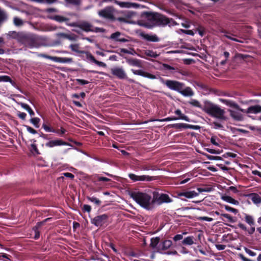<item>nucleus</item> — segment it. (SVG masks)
<instances>
[{
  "mask_svg": "<svg viewBox=\"0 0 261 261\" xmlns=\"http://www.w3.org/2000/svg\"><path fill=\"white\" fill-rule=\"evenodd\" d=\"M152 195L154 205L155 203L158 205H161L164 203H168L173 201V200L167 194L159 193L157 191H154Z\"/></svg>",
  "mask_w": 261,
  "mask_h": 261,
  "instance_id": "obj_5",
  "label": "nucleus"
},
{
  "mask_svg": "<svg viewBox=\"0 0 261 261\" xmlns=\"http://www.w3.org/2000/svg\"><path fill=\"white\" fill-rule=\"evenodd\" d=\"M30 122L36 127L39 128L40 126L39 123L40 119L38 117L32 118L30 120Z\"/></svg>",
  "mask_w": 261,
  "mask_h": 261,
  "instance_id": "obj_42",
  "label": "nucleus"
},
{
  "mask_svg": "<svg viewBox=\"0 0 261 261\" xmlns=\"http://www.w3.org/2000/svg\"><path fill=\"white\" fill-rule=\"evenodd\" d=\"M126 62L129 65L132 66H136L139 68L143 67L142 61L137 59L128 58L126 59Z\"/></svg>",
  "mask_w": 261,
  "mask_h": 261,
  "instance_id": "obj_20",
  "label": "nucleus"
},
{
  "mask_svg": "<svg viewBox=\"0 0 261 261\" xmlns=\"http://www.w3.org/2000/svg\"><path fill=\"white\" fill-rule=\"evenodd\" d=\"M161 81L168 88L178 92L184 96L191 97L194 95L192 88L190 87H186L183 83L170 80L165 81L163 79H161Z\"/></svg>",
  "mask_w": 261,
  "mask_h": 261,
  "instance_id": "obj_1",
  "label": "nucleus"
},
{
  "mask_svg": "<svg viewBox=\"0 0 261 261\" xmlns=\"http://www.w3.org/2000/svg\"><path fill=\"white\" fill-rule=\"evenodd\" d=\"M93 180L94 182H96V181L108 182V181H111V179L108 178L106 177L100 176L98 174H95V175H93Z\"/></svg>",
  "mask_w": 261,
  "mask_h": 261,
  "instance_id": "obj_32",
  "label": "nucleus"
},
{
  "mask_svg": "<svg viewBox=\"0 0 261 261\" xmlns=\"http://www.w3.org/2000/svg\"><path fill=\"white\" fill-rule=\"evenodd\" d=\"M76 81L77 82L78 84L81 85L88 84L89 83V82L88 81L83 80V79H76Z\"/></svg>",
  "mask_w": 261,
  "mask_h": 261,
  "instance_id": "obj_54",
  "label": "nucleus"
},
{
  "mask_svg": "<svg viewBox=\"0 0 261 261\" xmlns=\"http://www.w3.org/2000/svg\"><path fill=\"white\" fill-rule=\"evenodd\" d=\"M188 102L190 105H191V106H193L194 107L198 108L201 109L202 110L203 107H202V106L200 104V102L198 100H196V99H191Z\"/></svg>",
  "mask_w": 261,
  "mask_h": 261,
  "instance_id": "obj_37",
  "label": "nucleus"
},
{
  "mask_svg": "<svg viewBox=\"0 0 261 261\" xmlns=\"http://www.w3.org/2000/svg\"><path fill=\"white\" fill-rule=\"evenodd\" d=\"M251 200L255 204L261 203V197L257 194H252Z\"/></svg>",
  "mask_w": 261,
  "mask_h": 261,
  "instance_id": "obj_43",
  "label": "nucleus"
},
{
  "mask_svg": "<svg viewBox=\"0 0 261 261\" xmlns=\"http://www.w3.org/2000/svg\"><path fill=\"white\" fill-rule=\"evenodd\" d=\"M170 127L178 129H181L182 128L186 129V123H179L172 124L170 125Z\"/></svg>",
  "mask_w": 261,
  "mask_h": 261,
  "instance_id": "obj_41",
  "label": "nucleus"
},
{
  "mask_svg": "<svg viewBox=\"0 0 261 261\" xmlns=\"http://www.w3.org/2000/svg\"><path fill=\"white\" fill-rule=\"evenodd\" d=\"M31 151L33 153H35L37 155L40 154V153L39 152V151L38 149L37 148L36 144L33 143L31 145Z\"/></svg>",
  "mask_w": 261,
  "mask_h": 261,
  "instance_id": "obj_48",
  "label": "nucleus"
},
{
  "mask_svg": "<svg viewBox=\"0 0 261 261\" xmlns=\"http://www.w3.org/2000/svg\"><path fill=\"white\" fill-rule=\"evenodd\" d=\"M241 112L246 114H257L261 113V106L259 105L250 106L246 110L242 109Z\"/></svg>",
  "mask_w": 261,
  "mask_h": 261,
  "instance_id": "obj_18",
  "label": "nucleus"
},
{
  "mask_svg": "<svg viewBox=\"0 0 261 261\" xmlns=\"http://www.w3.org/2000/svg\"><path fill=\"white\" fill-rule=\"evenodd\" d=\"M217 166L219 167L220 169H221L223 171H227L229 170V168L227 167L224 166L222 164H217Z\"/></svg>",
  "mask_w": 261,
  "mask_h": 261,
  "instance_id": "obj_64",
  "label": "nucleus"
},
{
  "mask_svg": "<svg viewBox=\"0 0 261 261\" xmlns=\"http://www.w3.org/2000/svg\"><path fill=\"white\" fill-rule=\"evenodd\" d=\"M181 31L183 33L185 34H187V35H191V36H194V33L193 32V31L192 30H181Z\"/></svg>",
  "mask_w": 261,
  "mask_h": 261,
  "instance_id": "obj_61",
  "label": "nucleus"
},
{
  "mask_svg": "<svg viewBox=\"0 0 261 261\" xmlns=\"http://www.w3.org/2000/svg\"><path fill=\"white\" fill-rule=\"evenodd\" d=\"M24 126L27 128V130L31 134H36L37 133V130L32 128V127L27 125H24Z\"/></svg>",
  "mask_w": 261,
  "mask_h": 261,
  "instance_id": "obj_50",
  "label": "nucleus"
},
{
  "mask_svg": "<svg viewBox=\"0 0 261 261\" xmlns=\"http://www.w3.org/2000/svg\"><path fill=\"white\" fill-rule=\"evenodd\" d=\"M82 210L84 212L90 213L91 211V207L89 205L84 204L83 206Z\"/></svg>",
  "mask_w": 261,
  "mask_h": 261,
  "instance_id": "obj_56",
  "label": "nucleus"
},
{
  "mask_svg": "<svg viewBox=\"0 0 261 261\" xmlns=\"http://www.w3.org/2000/svg\"><path fill=\"white\" fill-rule=\"evenodd\" d=\"M69 48L72 51L80 54H84L85 51L81 50V47L79 43L71 44L69 45Z\"/></svg>",
  "mask_w": 261,
  "mask_h": 261,
  "instance_id": "obj_27",
  "label": "nucleus"
},
{
  "mask_svg": "<svg viewBox=\"0 0 261 261\" xmlns=\"http://www.w3.org/2000/svg\"><path fill=\"white\" fill-rule=\"evenodd\" d=\"M51 218H48L44 219L43 221L38 222L36 225L33 227V230L35 232V235L34 237V239L35 240H37L40 237V231L39 230V228L43 225L45 222H47L49 220H50Z\"/></svg>",
  "mask_w": 261,
  "mask_h": 261,
  "instance_id": "obj_17",
  "label": "nucleus"
},
{
  "mask_svg": "<svg viewBox=\"0 0 261 261\" xmlns=\"http://www.w3.org/2000/svg\"><path fill=\"white\" fill-rule=\"evenodd\" d=\"M23 35V33H17L15 31H10L8 33V35L10 36V37L17 39L18 41L20 42V37Z\"/></svg>",
  "mask_w": 261,
  "mask_h": 261,
  "instance_id": "obj_35",
  "label": "nucleus"
},
{
  "mask_svg": "<svg viewBox=\"0 0 261 261\" xmlns=\"http://www.w3.org/2000/svg\"><path fill=\"white\" fill-rule=\"evenodd\" d=\"M140 170H153V169H152V167L150 165H143L141 166Z\"/></svg>",
  "mask_w": 261,
  "mask_h": 261,
  "instance_id": "obj_55",
  "label": "nucleus"
},
{
  "mask_svg": "<svg viewBox=\"0 0 261 261\" xmlns=\"http://www.w3.org/2000/svg\"><path fill=\"white\" fill-rule=\"evenodd\" d=\"M14 24L16 26H21L23 24V21L18 17H15L13 19Z\"/></svg>",
  "mask_w": 261,
  "mask_h": 261,
  "instance_id": "obj_47",
  "label": "nucleus"
},
{
  "mask_svg": "<svg viewBox=\"0 0 261 261\" xmlns=\"http://www.w3.org/2000/svg\"><path fill=\"white\" fill-rule=\"evenodd\" d=\"M62 145L70 146V144L66 141H64L62 139L50 140L45 143V146L49 148Z\"/></svg>",
  "mask_w": 261,
  "mask_h": 261,
  "instance_id": "obj_11",
  "label": "nucleus"
},
{
  "mask_svg": "<svg viewBox=\"0 0 261 261\" xmlns=\"http://www.w3.org/2000/svg\"><path fill=\"white\" fill-rule=\"evenodd\" d=\"M169 23L170 20L168 18L158 13L154 25L158 26H164L169 24Z\"/></svg>",
  "mask_w": 261,
  "mask_h": 261,
  "instance_id": "obj_12",
  "label": "nucleus"
},
{
  "mask_svg": "<svg viewBox=\"0 0 261 261\" xmlns=\"http://www.w3.org/2000/svg\"><path fill=\"white\" fill-rule=\"evenodd\" d=\"M18 105L21 106V107L24 110H25L29 113L31 117L34 116L35 115V113L32 108L27 103L20 102L18 103Z\"/></svg>",
  "mask_w": 261,
  "mask_h": 261,
  "instance_id": "obj_28",
  "label": "nucleus"
},
{
  "mask_svg": "<svg viewBox=\"0 0 261 261\" xmlns=\"http://www.w3.org/2000/svg\"><path fill=\"white\" fill-rule=\"evenodd\" d=\"M245 221L249 224L250 226H254L255 224V222L253 217L249 215L245 214Z\"/></svg>",
  "mask_w": 261,
  "mask_h": 261,
  "instance_id": "obj_31",
  "label": "nucleus"
},
{
  "mask_svg": "<svg viewBox=\"0 0 261 261\" xmlns=\"http://www.w3.org/2000/svg\"><path fill=\"white\" fill-rule=\"evenodd\" d=\"M221 101L226 106H229L231 108L236 109L240 111H241V110H242V109L241 108L237 103H236L234 101L232 100L228 99H221Z\"/></svg>",
  "mask_w": 261,
  "mask_h": 261,
  "instance_id": "obj_23",
  "label": "nucleus"
},
{
  "mask_svg": "<svg viewBox=\"0 0 261 261\" xmlns=\"http://www.w3.org/2000/svg\"><path fill=\"white\" fill-rule=\"evenodd\" d=\"M63 175L66 177H68L71 179H73L74 178V175L71 173H69V172H65V173H63Z\"/></svg>",
  "mask_w": 261,
  "mask_h": 261,
  "instance_id": "obj_62",
  "label": "nucleus"
},
{
  "mask_svg": "<svg viewBox=\"0 0 261 261\" xmlns=\"http://www.w3.org/2000/svg\"><path fill=\"white\" fill-rule=\"evenodd\" d=\"M200 127L199 125H194L189 124H186V129L190 128L195 130H198L200 129Z\"/></svg>",
  "mask_w": 261,
  "mask_h": 261,
  "instance_id": "obj_53",
  "label": "nucleus"
},
{
  "mask_svg": "<svg viewBox=\"0 0 261 261\" xmlns=\"http://www.w3.org/2000/svg\"><path fill=\"white\" fill-rule=\"evenodd\" d=\"M202 110L213 117L222 120H226L224 110L210 101H206L204 102Z\"/></svg>",
  "mask_w": 261,
  "mask_h": 261,
  "instance_id": "obj_3",
  "label": "nucleus"
},
{
  "mask_svg": "<svg viewBox=\"0 0 261 261\" xmlns=\"http://www.w3.org/2000/svg\"><path fill=\"white\" fill-rule=\"evenodd\" d=\"M244 250H245V252L247 254H248L250 256H255L256 255V253L255 252L252 251L251 250L248 249L247 247H245Z\"/></svg>",
  "mask_w": 261,
  "mask_h": 261,
  "instance_id": "obj_52",
  "label": "nucleus"
},
{
  "mask_svg": "<svg viewBox=\"0 0 261 261\" xmlns=\"http://www.w3.org/2000/svg\"><path fill=\"white\" fill-rule=\"evenodd\" d=\"M42 128L45 130L46 132H51L56 133L59 135L60 136H62L66 132V129L63 127H61L60 129H54L46 123H43L42 124Z\"/></svg>",
  "mask_w": 261,
  "mask_h": 261,
  "instance_id": "obj_14",
  "label": "nucleus"
},
{
  "mask_svg": "<svg viewBox=\"0 0 261 261\" xmlns=\"http://www.w3.org/2000/svg\"><path fill=\"white\" fill-rule=\"evenodd\" d=\"M83 54L86 55V59L87 61H91L100 67H106L107 66L106 64L104 62L96 60L94 57L89 51L85 50Z\"/></svg>",
  "mask_w": 261,
  "mask_h": 261,
  "instance_id": "obj_13",
  "label": "nucleus"
},
{
  "mask_svg": "<svg viewBox=\"0 0 261 261\" xmlns=\"http://www.w3.org/2000/svg\"><path fill=\"white\" fill-rule=\"evenodd\" d=\"M198 195V193L194 191H187L177 193V196L180 197L184 196L187 198H192Z\"/></svg>",
  "mask_w": 261,
  "mask_h": 261,
  "instance_id": "obj_19",
  "label": "nucleus"
},
{
  "mask_svg": "<svg viewBox=\"0 0 261 261\" xmlns=\"http://www.w3.org/2000/svg\"><path fill=\"white\" fill-rule=\"evenodd\" d=\"M160 238L158 237L151 238L150 240V246L152 248H155L160 242Z\"/></svg>",
  "mask_w": 261,
  "mask_h": 261,
  "instance_id": "obj_39",
  "label": "nucleus"
},
{
  "mask_svg": "<svg viewBox=\"0 0 261 261\" xmlns=\"http://www.w3.org/2000/svg\"><path fill=\"white\" fill-rule=\"evenodd\" d=\"M230 116L234 120L237 121H241L243 119V115L239 112L229 110Z\"/></svg>",
  "mask_w": 261,
  "mask_h": 261,
  "instance_id": "obj_25",
  "label": "nucleus"
},
{
  "mask_svg": "<svg viewBox=\"0 0 261 261\" xmlns=\"http://www.w3.org/2000/svg\"><path fill=\"white\" fill-rule=\"evenodd\" d=\"M98 15L103 18L111 21L115 20V17L114 15L113 9L111 7H107L104 9L100 10L98 12Z\"/></svg>",
  "mask_w": 261,
  "mask_h": 261,
  "instance_id": "obj_7",
  "label": "nucleus"
},
{
  "mask_svg": "<svg viewBox=\"0 0 261 261\" xmlns=\"http://www.w3.org/2000/svg\"><path fill=\"white\" fill-rule=\"evenodd\" d=\"M20 42L30 48L39 47L43 44L41 37L34 34L23 33L20 37Z\"/></svg>",
  "mask_w": 261,
  "mask_h": 261,
  "instance_id": "obj_4",
  "label": "nucleus"
},
{
  "mask_svg": "<svg viewBox=\"0 0 261 261\" xmlns=\"http://www.w3.org/2000/svg\"><path fill=\"white\" fill-rule=\"evenodd\" d=\"M53 61L61 63H71L73 62V59L71 58L55 57L53 58Z\"/></svg>",
  "mask_w": 261,
  "mask_h": 261,
  "instance_id": "obj_22",
  "label": "nucleus"
},
{
  "mask_svg": "<svg viewBox=\"0 0 261 261\" xmlns=\"http://www.w3.org/2000/svg\"><path fill=\"white\" fill-rule=\"evenodd\" d=\"M130 71L135 75H140L143 77H147L151 80L156 79V75L151 74L150 73L145 72L142 70H136L134 69H131Z\"/></svg>",
  "mask_w": 261,
  "mask_h": 261,
  "instance_id": "obj_15",
  "label": "nucleus"
},
{
  "mask_svg": "<svg viewBox=\"0 0 261 261\" xmlns=\"http://www.w3.org/2000/svg\"><path fill=\"white\" fill-rule=\"evenodd\" d=\"M66 1L70 4L74 5H79L81 3L80 0H66Z\"/></svg>",
  "mask_w": 261,
  "mask_h": 261,
  "instance_id": "obj_58",
  "label": "nucleus"
},
{
  "mask_svg": "<svg viewBox=\"0 0 261 261\" xmlns=\"http://www.w3.org/2000/svg\"><path fill=\"white\" fill-rule=\"evenodd\" d=\"M144 54L147 57L153 58H156L159 56V55L156 53V52L149 49L144 50Z\"/></svg>",
  "mask_w": 261,
  "mask_h": 261,
  "instance_id": "obj_36",
  "label": "nucleus"
},
{
  "mask_svg": "<svg viewBox=\"0 0 261 261\" xmlns=\"http://www.w3.org/2000/svg\"><path fill=\"white\" fill-rule=\"evenodd\" d=\"M194 237L193 236H188L184 239L181 242V245H192L195 243Z\"/></svg>",
  "mask_w": 261,
  "mask_h": 261,
  "instance_id": "obj_26",
  "label": "nucleus"
},
{
  "mask_svg": "<svg viewBox=\"0 0 261 261\" xmlns=\"http://www.w3.org/2000/svg\"><path fill=\"white\" fill-rule=\"evenodd\" d=\"M172 245V242L170 240H166L163 242L162 243V249L163 250H166L168 248H169Z\"/></svg>",
  "mask_w": 261,
  "mask_h": 261,
  "instance_id": "obj_38",
  "label": "nucleus"
},
{
  "mask_svg": "<svg viewBox=\"0 0 261 261\" xmlns=\"http://www.w3.org/2000/svg\"><path fill=\"white\" fill-rule=\"evenodd\" d=\"M223 156L225 158L231 157L232 158H235L237 156V154L232 152H226L223 155Z\"/></svg>",
  "mask_w": 261,
  "mask_h": 261,
  "instance_id": "obj_59",
  "label": "nucleus"
},
{
  "mask_svg": "<svg viewBox=\"0 0 261 261\" xmlns=\"http://www.w3.org/2000/svg\"><path fill=\"white\" fill-rule=\"evenodd\" d=\"M204 155H205L207 159L210 160H222V158L219 156H213L206 153H203Z\"/></svg>",
  "mask_w": 261,
  "mask_h": 261,
  "instance_id": "obj_45",
  "label": "nucleus"
},
{
  "mask_svg": "<svg viewBox=\"0 0 261 261\" xmlns=\"http://www.w3.org/2000/svg\"><path fill=\"white\" fill-rule=\"evenodd\" d=\"M174 113H175V114H176V115H177L178 116V118L179 119L184 120H185V121H186L187 122H190V119H189V118L187 116L185 115L184 114H183L181 113V111L179 109L176 110L175 111Z\"/></svg>",
  "mask_w": 261,
  "mask_h": 261,
  "instance_id": "obj_34",
  "label": "nucleus"
},
{
  "mask_svg": "<svg viewBox=\"0 0 261 261\" xmlns=\"http://www.w3.org/2000/svg\"><path fill=\"white\" fill-rule=\"evenodd\" d=\"M111 73L117 78L122 80L127 77L124 69L121 67H114L111 69Z\"/></svg>",
  "mask_w": 261,
  "mask_h": 261,
  "instance_id": "obj_10",
  "label": "nucleus"
},
{
  "mask_svg": "<svg viewBox=\"0 0 261 261\" xmlns=\"http://www.w3.org/2000/svg\"><path fill=\"white\" fill-rule=\"evenodd\" d=\"M109 217L104 214L91 219V223L97 227H101L107 223Z\"/></svg>",
  "mask_w": 261,
  "mask_h": 261,
  "instance_id": "obj_8",
  "label": "nucleus"
},
{
  "mask_svg": "<svg viewBox=\"0 0 261 261\" xmlns=\"http://www.w3.org/2000/svg\"><path fill=\"white\" fill-rule=\"evenodd\" d=\"M224 208L227 211L231 212L234 214H237L239 212V211L237 209L231 207L227 205H224Z\"/></svg>",
  "mask_w": 261,
  "mask_h": 261,
  "instance_id": "obj_46",
  "label": "nucleus"
},
{
  "mask_svg": "<svg viewBox=\"0 0 261 261\" xmlns=\"http://www.w3.org/2000/svg\"><path fill=\"white\" fill-rule=\"evenodd\" d=\"M238 227L241 228V229L248 231V233L249 234H252L255 232V227L253 226H251L250 228L248 230H247L246 226L243 223H239L238 224Z\"/></svg>",
  "mask_w": 261,
  "mask_h": 261,
  "instance_id": "obj_30",
  "label": "nucleus"
},
{
  "mask_svg": "<svg viewBox=\"0 0 261 261\" xmlns=\"http://www.w3.org/2000/svg\"><path fill=\"white\" fill-rule=\"evenodd\" d=\"M87 199L91 202L94 203L96 205L99 206L101 204V201L98 198L95 197H87Z\"/></svg>",
  "mask_w": 261,
  "mask_h": 261,
  "instance_id": "obj_44",
  "label": "nucleus"
},
{
  "mask_svg": "<svg viewBox=\"0 0 261 261\" xmlns=\"http://www.w3.org/2000/svg\"><path fill=\"white\" fill-rule=\"evenodd\" d=\"M67 24L70 27H76L81 29L82 30L89 32L93 31V25L87 21H82L80 22H74Z\"/></svg>",
  "mask_w": 261,
  "mask_h": 261,
  "instance_id": "obj_6",
  "label": "nucleus"
},
{
  "mask_svg": "<svg viewBox=\"0 0 261 261\" xmlns=\"http://www.w3.org/2000/svg\"><path fill=\"white\" fill-rule=\"evenodd\" d=\"M222 199L224 201H226L228 203L234 204V205H239V202L232 198L231 197L228 195H223L222 196Z\"/></svg>",
  "mask_w": 261,
  "mask_h": 261,
  "instance_id": "obj_29",
  "label": "nucleus"
},
{
  "mask_svg": "<svg viewBox=\"0 0 261 261\" xmlns=\"http://www.w3.org/2000/svg\"><path fill=\"white\" fill-rule=\"evenodd\" d=\"M120 35V32H116L111 34L110 38L116 41H118L120 42H127L128 41V40L127 39H119Z\"/></svg>",
  "mask_w": 261,
  "mask_h": 261,
  "instance_id": "obj_24",
  "label": "nucleus"
},
{
  "mask_svg": "<svg viewBox=\"0 0 261 261\" xmlns=\"http://www.w3.org/2000/svg\"><path fill=\"white\" fill-rule=\"evenodd\" d=\"M141 36L148 41L156 42L160 41L159 38L156 35H150L148 34L142 33Z\"/></svg>",
  "mask_w": 261,
  "mask_h": 261,
  "instance_id": "obj_21",
  "label": "nucleus"
},
{
  "mask_svg": "<svg viewBox=\"0 0 261 261\" xmlns=\"http://www.w3.org/2000/svg\"><path fill=\"white\" fill-rule=\"evenodd\" d=\"M17 115L19 118L23 120L25 119L27 116L26 113L24 112H21L20 111L17 112Z\"/></svg>",
  "mask_w": 261,
  "mask_h": 261,
  "instance_id": "obj_51",
  "label": "nucleus"
},
{
  "mask_svg": "<svg viewBox=\"0 0 261 261\" xmlns=\"http://www.w3.org/2000/svg\"><path fill=\"white\" fill-rule=\"evenodd\" d=\"M53 19L59 22H65L69 20V18L58 15L54 16Z\"/></svg>",
  "mask_w": 261,
  "mask_h": 261,
  "instance_id": "obj_40",
  "label": "nucleus"
},
{
  "mask_svg": "<svg viewBox=\"0 0 261 261\" xmlns=\"http://www.w3.org/2000/svg\"><path fill=\"white\" fill-rule=\"evenodd\" d=\"M129 178L134 182L136 181H151L156 179V177L148 175H137L134 173H129L128 175Z\"/></svg>",
  "mask_w": 261,
  "mask_h": 261,
  "instance_id": "obj_9",
  "label": "nucleus"
},
{
  "mask_svg": "<svg viewBox=\"0 0 261 261\" xmlns=\"http://www.w3.org/2000/svg\"><path fill=\"white\" fill-rule=\"evenodd\" d=\"M0 82H9L14 86L16 85V83L8 75H0Z\"/></svg>",
  "mask_w": 261,
  "mask_h": 261,
  "instance_id": "obj_33",
  "label": "nucleus"
},
{
  "mask_svg": "<svg viewBox=\"0 0 261 261\" xmlns=\"http://www.w3.org/2000/svg\"><path fill=\"white\" fill-rule=\"evenodd\" d=\"M130 196L142 207L147 210L154 208L153 197L150 195L142 192L134 191Z\"/></svg>",
  "mask_w": 261,
  "mask_h": 261,
  "instance_id": "obj_2",
  "label": "nucleus"
},
{
  "mask_svg": "<svg viewBox=\"0 0 261 261\" xmlns=\"http://www.w3.org/2000/svg\"><path fill=\"white\" fill-rule=\"evenodd\" d=\"M66 39L71 41H75L77 39V36L74 34H68Z\"/></svg>",
  "mask_w": 261,
  "mask_h": 261,
  "instance_id": "obj_57",
  "label": "nucleus"
},
{
  "mask_svg": "<svg viewBox=\"0 0 261 261\" xmlns=\"http://www.w3.org/2000/svg\"><path fill=\"white\" fill-rule=\"evenodd\" d=\"M239 256L242 261H254L250 259L247 258L243 254L241 253L239 254Z\"/></svg>",
  "mask_w": 261,
  "mask_h": 261,
  "instance_id": "obj_63",
  "label": "nucleus"
},
{
  "mask_svg": "<svg viewBox=\"0 0 261 261\" xmlns=\"http://www.w3.org/2000/svg\"><path fill=\"white\" fill-rule=\"evenodd\" d=\"M158 13L156 12H144L142 13L141 16L154 25Z\"/></svg>",
  "mask_w": 261,
  "mask_h": 261,
  "instance_id": "obj_16",
  "label": "nucleus"
},
{
  "mask_svg": "<svg viewBox=\"0 0 261 261\" xmlns=\"http://www.w3.org/2000/svg\"><path fill=\"white\" fill-rule=\"evenodd\" d=\"M183 236L182 234H176L173 238V240L175 242L182 240Z\"/></svg>",
  "mask_w": 261,
  "mask_h": 261,
  "instance_id": "obj_60",
  "label": "nucleus"
},
{
  "mask_svg": "<svg viewBox=\"0 0 261 261\" xmlns=\"http://www.w3.org/2000/svg\"><path fill=\"white\" fill-rule=\"evenodd\" d=\"M221 216L227 218L229 222L234 223L235 222V220L233 217L228 214H222Z\"/></svg>",
  "mask_w": 261,
  "mask_h": 261,
  "instance_id": "obj_49",
  "label": "nucleus"
}]
</instances>
